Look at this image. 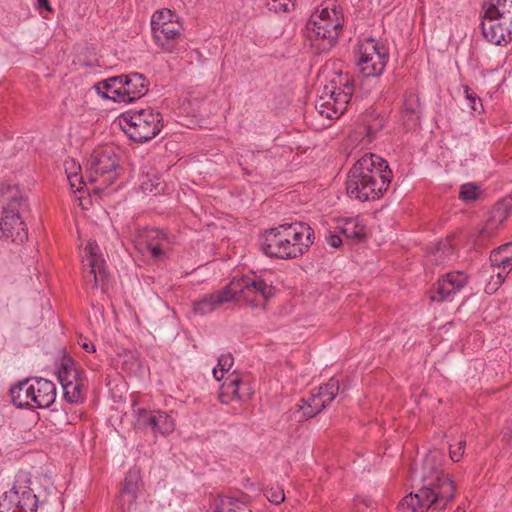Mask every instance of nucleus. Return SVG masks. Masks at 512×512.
<instances>
[{
	"mask_svg": "<svg viewBox=\"0 0 512 512\" xmlns=\"http://www.w3.org/2000/svg\"><path fill=\"white\" fill-rule=\"evenodd\" d=\"M455 512H465V511L461 508H457V510Z\"/></svg>",
	"mask_w": 512,
	"mask_h": 512,
	"instance_id": "nucleus-46",
	"label": "nucleus"
},
{
	"mask_svg": "<svg viewBox=\"0 0 512 512\" xmlns=\"http://www.w3.org/2000/svg\"><path fill=\"white\" fill-rule=\"evenodd\" d=\"M182 26L179 22L153 28L155 43L166 52H173L181 35Z\"/></svg>",
	"mask_w": 512,
	"mask_h": 512,
	"instance_id": "nucleus-21",
	"label": "nucleus"
},
{
	"mask_svg": "<svg viewBox=\"0 0 512 512\" xmlns=\"http://www.w3.org/2000/svg\"><path fill=\"white\" fill-rule=\"evenodd\" d=\"M251 395L252 390L248 383L232 374L223 383L219 397L223 403H228L230 399L247 400Z\"/></svg>",
	"mask_w": 512,
	"mask_h": 512,
	"instance_id": "nucleus-20",
	"label": "nucleus"
},
{
	"mask_svg": "<svg viewBox=\"0 0 512 512\" xmlns=\"http://www.w3.org/2000/svg\"><path fill=\"white\" fill-rule=\"evenodd\" d=\"M6 201L0 214V238H11L14 242H23L27 238L25 225L20 213L27 207L26 193L17 185H8L2 190Z\"/></svg>",
	"mask_w": 512,
	"mask_h": 512,
	"instance_id": "nucleus-7",
	"label": "nucleus"
},
{
	"mask_svg": "<svg viewBox=\"0 0 512 512\" xmlns=\"http://www.w3.org/2000/svg\"><path fill=\"white\" fill-rule=\"evenodd\" d=\"M11 396L19 407L46 408L55 401L56 387L43 378L26 380L12 388Z\"/></svg>",
	"mask_w": 512,
	"mask_h": 512,
	"instance_id": "nucleus-10",
	"label": "nucleus"
},
{
	"mask_svg": "<svg viewBox=\"0 0 512 512\" xmlns=\"http://www.w3.org/2000/svg\"><path fill=\"white\" fill-rule=\"evenodd\" d=\"M491 265L497 269L496 276L486 285L487 293H494L512 271V243L504 244L493 250L490 255Z\"/></svg>",
	"mask_w": 512,
	"mask_h": 512,
	"instance_id": "nucleus-16",
	"label": "nucleus"
},
{
	"mask_svg": "<svg viewBox=\"0 0 512 512\" xmlns=\"http://www.w3.org/2000/svg\"><path fill=\"white\" fill-rule=\"evenodd\" d=\"M465 94H466V100L468 101V105L470 107L471 110L473 111H478V107H477V96L475 93H473L472 91H470L468 88L465 89Z\"/></svg>",
	"mask_w": 512,
	"mask_h": 512,
	"instance_id": "nucleus-39",
	"label": "nucleus"
},
{
	"mask_svg": "<svg viewBox=\"0 0 512 512\" xmlns=\"http://www.w3.org/2000/svg\"><path fill=\"white\" fill-rule=\"evenodd\" d=\"M174 14L169 9H163L156 11L151 18V27L157 28L159 26H166V24L176 23L174 19Z\"/></svg>",
	"mask_w": 512,
	"mask_h": 512,
	"instance_id": "nucleus-32",
	"label": "nucleus"
},
{
	"mask_svg": "<svg viewBox=\"0 0 512 512\" xmlns=\"http://www.w3.org/2000/svg\"><path fill=\"white\" fill-rule=\"evenodd\" d=\"M38 480L26 471L15 476L11 488L0 500V512H37L39 497Z\"/></svg>",
	"mask_w": 512,
	"mask_h": 512,
	"instance_id": "nucleus-6",
	"label": "nucleus"
},
{
	"mask_svg": "<svg viewBox=\"0 0 512 512\" xmlns=\"http://www.w3.org/2000/svg\"><path fill=\"white\" fill-rule=\"evenodd\" d=\"M176 424L175 419L171 413L156 410L155 412V424H153L152 431L158 432L164 436L171 434L175 430Z\"/></svg>",
	"mask_w": 512,
	"mask_h": 512,
	"instance_id": "nucleus-26",
	"label": "nucleus"
},
{
	"mask_svg": "<svg viewBox=\"0 0 512 512\" xmlns=\"http://www.w3.org/2000/svg\"><path fill=\"white\" fill-rule=\"evenodd\" d=\"M500 226L501 225L494 221L493 217L490 215L484 226L479 230L478 235L483 239L490 238L495 235Z\"/></svg>",
	"mask_w": 512,
	"mask_h": 512,
	"instance_id": "nucleus-34",
	"label": "nucleus"
},
{
	"mask_svg": "<svg viewBox=\"0 0 512 512\" xmlns=\"http://www.w3.org/2000/svg\"><path fill=\"white\" fill-rule=\"evenodd\" d=\"M85 386V382L80 383H68V385L62 386L64 391V397L71 403H77L82 399L83 396V388Z\"/></svg>",
	"mask_w": 512,
	"mask_h": 512,
	"instance_id": "nucleus-30",
	"label": "nucleus"
},
{
	"mask_svg": "<svg viewBox=\"0 0 512 512\" xmlns=\"http://www.w3.org/2000/svg\"><path fill=\"white\" fill-rule=\"evenodd\" d=\"M485 16L490 19H503L505 24L512 22V0H489Z\"/></svg>",
	"mask_w": 512,
	"mask_h": 512,
	"instance_id": "nucleus-22",
	"label": "nucleus"
},
{
	"mask_svg": "<svg viewBox=\"0 0 512 512\" xmlns=\"http://www.w3.org/2000/svg\"><path fill=\"white\" fill-rule=\"evenodd\" d=\"M78 344L88 353L96 351L94 344L85 337L81 336L78 340Z\"/></svg>",
	"mask_w": 512,
	"mask_h": 512,
	"instance_id": "nucleus-40",
	"label": "nucleus"
},
{
	"mask_svg": "<svg viewBox=\"0 0 512 512\" xmlns=\"http://www.w3.org/2000/svg\"><path fill=\"white\" fill-rule=\"evenodd\" d=\"M312 243V228L303 222H293L267 231L262 248L267 256L293 259L303 255Z\"/></svg>",
	"mask_w": 512,
	"mask_h": 512,
	"instance_id": "nucleus-4",
	"label": "nucleus"
},
{
	"mask_svg": "<svg viewBox=\"0 0 512 512\" xmlns=\"http://www.w3.org/2000/svg\"><path fill=\"white\" fill-rule=\"evenodd\" d=\"M68 181H69L70 187L74 191H81L83 189V186L85 185V183L83 181V176L80 173L75 174L73 179L72 178L68 179Z\"/></svg>",
	"mask_w": 512,
	"mask_h": 512,
	"instance_id": "nucleus-38",
	"label": "nucleus"
},
{
	"mask_svg": "<svg viewBox=\"0 0 512 512\" xmlns=\"http://www.w3.org/2000/svg\"><path fill=\"white\" fill-rule=\"evenodd\" d=\"M327 243L333 247V248H338L340 247L341 243H342V239L340 238L339 235L337 234H333V233H330L327 237Z\"/></svg>",
	"mask_w": 512,
	"mask_h": 512,
	"instance_id": "nucleus-41",
	"label": "nucleus"
},
{
	"mask_svg": "<svg viewBox=\"0 0 512 512\" xmlns=\"http://www.w3.org/2000/svg\"><path fill=\"white\" fill-rule=\"evenodd\" d=\"M37 2H38V6L39 7H43L45 9H47V10H50V6H49L48 0H37Z\"/></svg>",
	"mask_w": 512,
	"mask_h": 512,
	"instance_id": "nucleus-42",
	"label": "nucleus"
},
{
	"mask_svg": "<svg viewBox=\"0 0 512 512\" xmlns=\"http://www.w3.org/2000/svg\"><path fill=\"white\" fill-rule=\"evenodd\" d=\"M339 228L349 239L361 241L367 235L366 226L359 218L344 219Z\"/></svg>",
	"mask_w": 512,
	"mask_h": 512,
	"instance_id": "nucleus-23",
	"label": "nucleus"
},
{
	"mask_svg": "<svg viewBox=\"0 0 512 512\" xmlns=\"http://www.w3.org/2000/svg\"><path fill=\"white\" fill-rule=\"evenodd\" d=\"M155 412L156 410H148L145 408H137L134 410L135 425L139 428L149 427L153 429L155 424Z\"/></svg>",
	"mask_w": 512,
	"mask_h": 512,
	"instance_id": "nucleus-28",
	"label": "nucleus"
},
{
	"mask_svg": "<svg viewBox=\"0 0 512 512\" xmlns=\"http://www.w3.org/2000/svg\"><path fill=\"white\" fill-rule=\"evenodd\" d=\"M370 141H371V137H370V133L368 132L367 133V140H366V142H370Z\"/></svg>",
	"mask_w": 512,
	"mask_h": 512,
	"instance_id": "nucleus-45",
	"label": "nucleus"
},
{
	"mask_svg": "<svg viewBox=\"0 0 512 512\" xmlns=\"http://www.w3.org/2000/svg\"><path fill=\"white\" fill-rule=\"evenodd\" d=\"M274 292V287L257 275H245L241 278H233L223 290L205 295L194 302L193 310L197 314L206 315L231 301L261 306L274 295Z\"/></svg>",
	"mask_w": 512,
	"mask_h": 512,
	"instance_id": "nucleus-2",
	"label": "nucleus"
},
{
	"mask_svg": "<svg viewBox=\"0 0 512 512\" xmlns=\"http://www.w3.org/2000/svg\"><path fill=\"white\" fill-rule=\"evenodd\" d=\"M466 441L463 439L458 440L455 444H450L449 455L453 462H459L465 451Z\"/></svg>",
	"mask_w": 512,
	"mask_h": 512,
	"instance_id": "nucleus-35",
	"label": "nucleus"
},
{
	"mask_svg": "<svg viewBox=\"0 0 512 512\" xmlns=\"http://www.w3.org/2000/svg\"><path fill=\"white\" fill-rule=\"evenodd\" d=\"M58 379L62 386L72 383L85 382V375L83 371L77 367L73 362H67L62 365L59 370Z\"/></svg>",
	"mask_w": 512,
	"mask_h": 512,
	"instance_id": "nucleus-25",
	"label": "nucleus"
},
{
	"mask_svg": "<svg viewBox=\"0 0 512 512\" xmlns=\"http://www.w3.org/2000/svg\"><path fill=\"white\" fill-rule=\"evenodd\" d=\"M135 247L144 255L148 254L153 259H160L168 248V240L163 232L151 228L139 234Z\"/></svg>",
	"mask_w": 512,
	"mask_h": 512,
	"instance_id": "nucleus-17",
	"label": "nucleus"
},
{
	"mask_svg": "<svg viewBox=\"0 0 512 512\" xmlns=\"http://www.w3.org/2000/svg\"><path fill=\"white\" fill-rule=\"evenodd\" d=\"M82 258L85 270V286L91 289H95L99 285L104 286L108 278V273L105 260L100 253L98 244L90 241L84 248Z\"/></svg>",
	"mask_w": 512,
	"mask_h": 512,
	"instance_id": "nucleus-14",
	"label": "nucleus"
},
{
	"mask_svg": "<svg viewBox=\"0 0 512 512\" xmlns=\"http://www.w3.org/2000/svg\"><path fill=\"white\" fill-rule=\"evenodd\" d=\"M438 452H431L423 464L424 485L416 493L406 495L398 505L399 512H426L430 507L443 509L454 498L456 486L452 478L437 466Z\"/></svg>",
	"mask_w": 512,
	"mask_h": 512,
	"instance_id": "nucleus-1",
	"label": "nucleus"
},
{
	"mask_svg": "<svg viewBox=\"0 0 512 512\" xmlns=\"http://www.w3.org/2000/svg\"><path fill=\"white\" fill-rule=\"evenodd\" d=\"M148 85L144 75L132 72L100 81L95 85V90L103 98L128 103L144 96Z\"/></svg>",
	"mask_w": 512,
	"mask_h": 512,
	"instance_id": "nucleus-8",
	"label": "nucleus"
},
{
	"mask_svg": "<svg viewBox=\"0 0 512 512\" xmlns=\"http://www.w3.org/2000/svg\"><path fill=\"white\" fill-rule=\"evenodd\" d=\"M482 31L484 37L495 45L512 40V22L505 24L503 19H490L485 16L482 22Z\"/></svg>",
	"mask_w": 512,
	"mask_h": 512,
	"instance_id": "nucleus-19",
	"label": "nucleus"
},
{
	"mask_svg": "<svg viewBox=\"0 0 512 512\" xmlns=\"http://www.w3.org/2000/svg\"><path fill=\"white\" fill-rule=\"evenodd\" d=\"M467 283V277L463 272L447 273L438 280L435 291L431 293L432 301H444L459 292Z\"/></svg>",
	"mask_w": 512,
	"mask_h": 512,
	"instance_id": "nucleus-18",
	"label": "nucleus"
},
{
	"mask_svg": "<svg viewBox=\"0 0 512 512\" xmlns=\"http://www.w3.org/2000/svg\"><path fill=\"white\" fill-rule=\"evenodd\" d=\"M119 166L116 149L112 145H104L93 150L86 163V171L91 182L98 177H105V181L111 183L117 175Z\"/></svg>",
	"mask_w": 512,
	"mask_h": 512,
	"instance_id": "nucleus-13",
	"label": "nucleus"
},
{
	"mask_svg": "<svg viewBox=\"0 0 512 512\" xmlns=\"http://www.w3.org/2000/svg\"><path fill=\"white\" fill-rule=\"evenodd\" d=\"M392 171L387 162L376 154H366L350 169L346 189L359 201L378 199L387 190Z\"/></svg>",
	"mask_w": 512,
	"mask_h": 512,
	"instance_id": "nucleus-3",
	"label": "nucleus"
},
{
	"mask_svg": "<svg viewBox=\"0 0 512 512\" xmlns=\"http://www.w3.org/2000/svg\"><path fill=\"white\" fill-rule=\"evenodd\" d=\"M161 115L151 108L130 110L120 117L123 131L135 142H147L159 134Z\"/></svg>",
	"mask_w": 512,
	"mask_h": 512,
	"instance_id": "nucleus-9",
	"label": "nucleus"
},
{
	"mask_svg": "<svg viewBox=\"0 0 512 512\" xmlns=\"http://www.w3.org/2000/svg\"><path fill=\"white\" fill-rule=\"evenodd\" d=\"M64 168L67 175V179H71L81 172V166L74 159H67L64 162Z\"/></svg>",
	"mask_w": 512,
	"mask_h": 512,
	"instance_id": "nucleus-37",
	"label": "nucleus"
},
{
	"mask_svg": "<svg viewBox=\"0 0 512 512\" xmlns=\"http://www.w3.org/2000/svg\"><path fill=\"white\" fill-rule=\"evenodd\" d=\"M352 93L353 87L348 80L340 85L335 80H331L321 89L315 108L322 116L336 119L347 109Z\"/></svg>",
	"mask_w": 512,
	"mask_h": 512,
	"instance_id": "nucleus-11",
	"label": "nucleus"
},
{
	"mask_svg": "<svg viewBox=\"0 0 512 512\" xmlns=\"http://www.w3.org/2000/svg\"><path fill=\"white\" fill-rule=\"evenodd\" d=\"M339 381L331 378L324 386H320L317 393H313L307 399L302 400L298 410V421L314 417L326 407L337 395Z\"/></svg>",
	"mask_w": 512,
	"mask_h": 512,
	"instance_id": "nucleus-15",
	"label": "nucleus"
},
{
	"mask_svg": "<svg viewBox=\"0 0 512 512\" xmlns=\"http://www.w3.org/2000/svg\"><path fill=\"white\" fill-rule=\"evenodd\" d=\"M214 506V512H249L243 501L232 496L219 497Z\"/></svg>",
	"mask_w": 512,
	"mask_h": 512,
	"instance_id": "nucleus-27",
	"label": "nucleus"
},
{
	"mask_svg": "<svg viewBox=\"0 0 512 512\" xmlns=\"http://www.w3.org/2000/svg\"><path fill=\"white\" fill-rule=\"evenodd\" d=\"M406 107H407V109H409V110H411V111H414V110H415V108L413 107V105L408 106V104H406Z\"/></svg>",
	"mask_w": 512,
	"mask_h": 512,
	"instance_id": "nucleus-44",
	"label": "nucleus"
},
{
	"mask_svg": "<svg viewBox=\"0 0 512 512\" xmlns=\"http://www.w3.org/2000/svg\"><path fill=\"white\" fill-rule=\"evenodd\" d=\"M267 499L274 504H280L285 499L284 491L279 487H272L266 491Z\"/></svg>",
	"mask_w": 512,
	"mask_h": 512,
	"instance_id": "nucleus-36",
	"label": "nucleus"
},
{
	"mask_svg": "<svg viewBox=\"0 0 512 512\" xmlns=\"http://www.w3.org/2000/svg\"><path fill=\"white\" fill-rule=\"evenodd\" d=\"M233 357L231 354H222L218 358V364L213 369V376L216 380L220 381L224 377V373L228 372L233 366Z\"/></svg>",
	"mask_w": 512,
	"mask_h": 512,
	"instance_id": "nucleus-31",
	"label": "nucleus"
},
{
	"mask_svg": "<svg viewBox=\"0 0 512 512\" xmlns=\"http://www.w3.org/2000/svg\"><path fill=\"white\" fill-rule=\"evenodd\" d=\"M140 475L136 470L129 471L124 480L121 498L124 502L132 504L136 497L139 489Z\"/></svg>",
	"mask_w": 512,
	"mask_h": 512,
	"instance_id": "nucleus-24",
	"label": "nucleus"
},
{
	"mask_svg": "<svg viewBox=\"0 0 512 512\" xmlns=\"http://www.w3.org/2000/svg\"><path fill=\"white\" fill-rule=\"evenodd\" d=\"M154 190H155L156 192H159V191H160V190L158 189V185H156V186H155Z\"/></svg>",
	"mask_w": 512,
	"mask_h": 512,
	"instance_id": "nucleus-47",
	"label": "nucleus"
},
{
	"mask_svg": "<svg viewBox=\"0 0 512 512\" xmlns=\"http://www.w3.org/2000/svg\"><path fill=\"white\" fill-rule=\"evenodd\" d=\"M512 211V200H503L498 202L492 209L490 215L494 221L500 225L508 218Z\"/></svg>",
	"mask_w": 512,
	"mask_h": 512,
	"instance_id": "nucleus-29",
	"label": "nucleus"
},
{
	"mask_svg": "<svg viewBox=\"0 0 512 512\" xmlns=\"http://www.w3.org/2000/svg\"><path fill=\"white\" fill-rule=\"evenodd\" d=\"M142 187L145 191L149 190L150 192H153V188H148L145 183L142 184Z\"/></svg>",
	"mask_w": 512,
	"mask_h": 512,
	"instance_id": "nucleus-43",
	"label": "nucleus"
},
{
	"mask_svg": "<svg viewBox=\"0 0 512 512\" xmlns=\"http://www.w3.org/2000/svg\"><path fill=\"white\" fill-rule=\"evenodd\" d=\"M481 193V189L475 183H465L460 187L459 198L464 202L476 200Z\"/></svg>",
	"mask_w": 512,
	"mask_h": 512,
	"instance_id": "nucleus-33",
	"label": "nucleus"
},
{
	"mask_svg": "<svg viewBox=\"0 0 512 512\" xmlns=\"http://www.w3.org/2000/svg\"><path fill=\"white\" fill-rule=\"evenodd\" d=\"M343 26L340 7L332 1L325 2L310 17L306 24V36L316 53L330 51L339 38Z\"/></svg>",
	"mask_w": 512,
	"mask_h": 512,
	"instance_id": "nucleus-5",
	"label": "nucleus"
},
{
	"mask_svg": "<svg viewBox=\"0 0 512 512\" xmlns=\"http://www.w3.org/2000/svg\"><path fill=\"white\" fill-rule=\"evenodd\" d=\"M388 48L381 42L366 38L357 47V66L365 77L379 76L388 61Z\"/></svg>",
	"mask_w": 512,
	"mask_h": 512,
	"instance_id": "nucleus-12",
	"label": "nucleus"
}]
</instances>
